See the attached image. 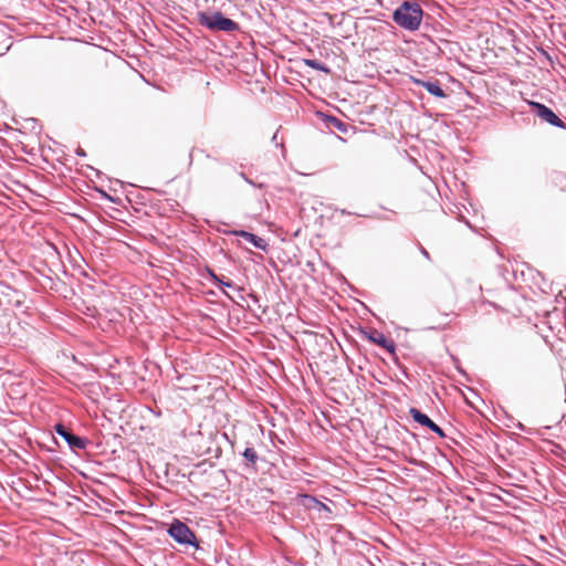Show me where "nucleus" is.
Wrapping results in <instances>:
<instances>
[{
  "label": "nucleus",
  "instance_id": "obj_11",
  "mask_svg": "<svg viewBox=\"0 0 566 566\" xmlns=\"http://www.w3.org/2000/svg\"><path fill=\"white\" fill-rule=\"evenodd\" d=\"M324 123L328 129H337L340 133L348 130V124L333 115H324Z\"/></svg>",
  "mask_w": 566,
  "mask_h": 566
},
{
  "label": "nucleus",
  "instance_id": "obj_8",
  "mask_svg": "<svg viewBox=\"0 0 566 566\" xmlns=\"http://www.w3.org/2000/svg\"><path fill=\"white\" fill-rule=\"evenodd\" d=\"M411 82L420 87L427 90L429 94L438 98H446L447 94L440 85V82L437 78L426 80L420 77L411 76Z\"/></svg>",
  "mask_w": 566,
  "mask_h": 566
},
{
  "label": "nucleus",
  "instance_id": "obj_10",
  "mask_svg": "<svg viewBox=\"0 0 566 566\" xmlns=\"http://www.w3.org/2000/svg\"><path fill=\"white\" fill-rule=\"evenodd\" d=\"M233 234L237 237L243 238L245 241H248L249 243H251L253 247H255L258 249L264 250L266 247L264 239H262L253 233H250L248 231H244V230L233 231Z\"/></svg>",
  "mask_w": 566,
  "mask_h": 566
},
{
  "label": "nucleus",
  "instance_id": "obj_20",
  "mask_svg": "<svg viewBox=\"0 0 566 566\" xmlns=\"http://www.w3.org/2000/svg\"><path fill=\"white\" fill-rule=\"evenodd\" d=\"M287 248H289V249H290V248H294V244H293V243H291V242H289L287 244H285V251L287 250Z\"/></svg>",
  "mask_w": 566,
  "mask_h": 566
},
{
  "label": "nucleus",
  "instance_id": "obj_22",
  "mask_svg": "<svg viewBox=\"0 0 566 566\" xmlns=\"http://www.w3.org/2000/svg\"><path fill=\"white\" fill-rule=\"evenodd\" d=\"M284 560H285V562H290V557H287V556L285 555Z\"/></svg>",
  "mask_w": 566,
  "mask_h": 566
},
{
  "label": "nucleus",
  "instance_id": "obj_16",
  "mask_svg": "<svg viewBox=\"0 0 566 566\" xmlns=\"http://www.w3.org/2000/svg\"><path fill=\"white\" fill-rule=\"evenodd\" d=\"M277 135H279V132H276L273 137H272V140L275 143V145L277 147H282L283 148V142L281 140L280 143L277 142Z\"/></svg>",
  "mask_w": 566,
  "mask_h": 566
},
{
  "label": "nucleus",
  "instance_id": "obj_12",
  "mask_svg": "<svg viewBox=\"0 0 566 566\" xmlns=\"http://www.w3.org/2000/svg\"><path fill=\"white\" fill-rule=\"evenodd\" d=\"M285 108L291 113V117L297 115L300 106L296 99L293 96H287L285 94Z\"/></svg>",
  "mask_w": 566,
  "mask_h": 566
},
{
  "label": "nucleus",
  "instance_id": "obj_14",
  "mask_svg": "<svg viewBox=\"0 0 566 566\" xmlns=\"http://www.w3.org/2000/svg\"><path fill=\"white\" fill-rule=\"evenodd\" d=\"M307 64L316 70L323 71L325 73H329V69L316 60L307 61Z\"/></svg>",
  "mask_w": 566,
  "mask_h": 566
},
{
  "label": "nucleus",
  "instance_id": "obj_18",
  "mask_svg": "<svg viewBox=\"0 0 566 566\" xmlns=\"http://www.w3.org/2000/svg\"><path fill=\"white\" fill-rule=\"evenodd\" d=\"M76 154L82 157H84L86 155L82 148H77Z\"/></svg>",
  "mask_w": 566,
  "mask_h": 566
},
{
  "label": "nucleus",
  "instance_id": "obj_19",
  "mask_svg": "<svg viewBox=\"0 0 566 566\" xmlns=\"http://www.w3.org/2000/svg\"><path fill=\"white\" fill-rule=\"evenodd\" d=\"M287 262H289V263L294 264V261H293V259H292V258H289V260H287V261H285V264H286ZM298 263H300V261H298V260H296V261H295V264H298Z\"/></svg>",
  "mask_w": 566,
  "mask_h": 566
},
{
  "label": "nucleus",
  "instance_id": "obj_21",
  "mask_svg": "<svg viewBox=\"0 0 566 566\" xmlns=\"http://www.w3.org/2000/svg\"><path fill=\"white\" fill-rule=\"evenodd\" d=\"M292 315H293V314H292V312H289V313L285 315V317H286V318H290V317H292Z\"/></svg>",
  "mask_w": 566,
  "mask_h": 566
},
{
  "label": "nucleus",
  "instance_id": "obj_6",
  "mask_svg": "<svg viewBox=\"0 0 566 566\" xmlns=\"http://www.w3.org/2000/svg\"><path fill=\"white\" fill-rule=\"evenodd\" d=\"M54 430L56 434L66 441L72 450H84L88 444V440L86 438L74 434L62 423H56L54 426Z\"/></svg>",
  "mask_w": 566,
  "mask_h": 566
},
{
  "label": "nucleus",
  "instance_id": "obj_7",
  "mask_svg": "<svg viewBox=\"0 0 566 566\" xmlns=\"http://www.w3.org/2000/svg\"><path fill=\"white\" fill-rule=\"evenodd\" d=\"M409 415L412 420L419 423L422 427L428 428L432 432L437 433L440 438H444L446 433L441 427H439L428 415L422 412L421 410L411 407L409 409Z\"/></svg>",
  "mask_w": 566,
  "mask_h": 566
},
{
  "label": "nucleus",
  "instance_id": "obj_4",
  "mask_svg": "<svg viewBox=\"0 0 566 566\" xmlns=\"http://www.w3.org/2000/svg\"><path fill=\"white\" fill-rule=\"evenodd\" d=\"M168 534L175 542L180 545L192 546L195 548H200L199 543L195 533L189 528L187 524L180 522L179 520H175L168 527Z\"/></svg>",
  "mask_w": 566,
  "mask_h": 566
},
{
  "label": "nucleus",
  "instance_id": "obj_23",
  "mask_svg": "<svg viewBox=\"0 0 566 566\" xmlns=\"http://www.w3.org/2000/svg\"><path fill=\"white\" fill-rule=\"evenodd\" d=\"M345 213H346V211H345V210H343V211H342V214H345ZM347 214H350V212H347Z\"/></svg>",
  "mask_w": 566,
  "mask_h": 566
},
{
  "label": "nucleus",
  "instance_id": "obj_15",
  "mask_svg": "<svg viewBox=\"0 0 566 566\" xmlns=\"http://www.w3.org/2000/svg\"><path fill=\"white\" fill-rule=\"evenodd\" d=\"M211 276L212 279L218 282L220 285H223V286H227V287H232L233 286V283L231 281H223L221 280L219 276H217L216 274L211 273Z\"/></svg>",
  "mask_w": 566,
  "mask_h": 566
},
{
  "label": "nucleus",
  "instance_id": "obj_5",
  "mask_svg": "<svg viewBox=\"0 0 566 566\" xmlns=\"http://www.w3.org/2000/svg\"><path fill=\"white\" fill-rule=\"evenodd\" d=\"M528 105L531 111L542 120L555 127L566 128L565 123L556 115L552 108L545 104L535 101H528Z\"/></svg>",
  "mask_w": 566,
  "mask_h": 566
},
{
  "label": "nucleus",
  "instance_id": "obj_13",
  "mask_svg": "<svg viewBox=\"0 0 566 566\" xmlns=\"http://www.w3.org/2000/svg\"><path fill=\"white\" fill-rule=\"evenodd\" d=\"M242 455L251 465H254L258 460L256 451L251 447L245 448Z\"/></svg>",
  "mask_w": 566,
  "mask_h": 566
},
{
  "label": "nucleus",
  "instance_id": "obj_3",
  "mask_svg": "<svg viewBox=\"0 0 566 566\" xmlns=\"http://www.w3.org/2000/svg\"><path fill=\"white\" fill-rule=\"evenodd\" d=\"M198 21L200 25L211 31L233 32L239 29L235 21L224 17L221 12H199Z\"/></svg>",
  "mask_w": 566,
  "mask_h": 566
},
{
  "label": "nucleus",
  "instance_id": "obj_2",
  "mask_svg": "<svg viewBox=\"0 0 566 566\" xmlns=\"http://www.w3.org/2000/svg\"><path fill=\"white\" fill-rule=\"evenodd\" d=\"M287 505L290 507H302L304 511H313L316 513H331L329 507L315 496L302 492H293L291 490L286 491L285 509Z\"/></svg>",
  "mask_w": 566,
  "mask_h": 566
},
{
  "label": "nucleus",
  "instance_id": "obj_9",
  "mask_svg": "<svg viewBox=\"0 0 566 566\" xmlns=\"http://www.w3.org/2000/svg\"><path fill=\"white\" fill-rule=\"evenodd\" d=\"M366 338L386 349L388 353L394 354L396 350V345L391 339H388L381 332L377 329H369L368 332H364Z\"/></svg>",
  "mask_w": 566,
  "mask_h": 566
},
{
  "label": "nucleus",
  "instance_id": "obj_24",
  "mask_svg": "<svg viewBox=\"0 0 566 566\" xmlns=\"http://www.w3.org/2000/svg\"><path fill=\"white\" fill-rule=\"evenodd\" d=\"M537 566H544V565L538 563Z\"/></svg>",
  "mask_w": 566,
  "mask_h": 566
},
{
  "label": "nucleus",
  "instance_id": "obj_17",
  "mask_svg": "<svg viewBox=\"0 0 566 566\" xmlns=\"http://www.w3.org/2000/svg\"><path fill=\"white\" fill-rule=\"evenodd\" d=\"M420 253L427 259V260H430V254L429 252L420 245Z\"/></svg>",
  "mask_w": 566,
  "mask_h": 566
},
{
  "label": "nucleus",
  "instance_id": "obj_1",
  "mask_svg": "<svg viewBox=\"0 0 566 566\" xmlns=\"http://www.w3.org/2000/svg\"><path fill=\"white\" fill-rule=\"evenodd\" d=\"M422 17L423 10L420 4L405 1L394 11L392 20L405 30L416 31L420 27Z\"/></svg>",
  "mask_w": 566,
  "mask_h": 566
}]
</instances>
